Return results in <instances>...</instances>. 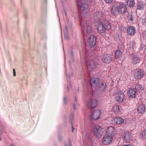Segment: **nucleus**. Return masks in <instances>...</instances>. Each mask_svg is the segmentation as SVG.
<instances>
[{"label": "nucleus", "instance_id": "41", "mask_svg": "<svg viewBox=\"0 0 146 146\" xmlns=\"http://www.w3.org/2000/svg\"><path fill=\"white\" fill-rule=\"evenodd\" d=\"M75 102H76V104H77V100L76 99V97H75Z\"/></svg>", "mask_w": 146, "mask_h": 146}, {"label": "nucleus", "instance_id": "16", "mask_svg": "<svg viewBox=\"0 0 146 146\" xmlns=\"http://www.w3.org/2000/svg\"><path fill=\"white\" fill-rule=\"evenodd\" d=\"M131 136L130 133L128 131H125L123 133V136L125 142L129 143L131 140Z\"/></svg>", "mask_w": 146, "mask_h": 146}, {"label": "nucleus", "instance_id": "34", "mask_svg": "<svg viewBox=\"0 0 146 146\" xmlns=\"http://www.w3.org/2000/svg\"><path fill=\"white\" fill-rule=\"evenodd\" d=\"M66 146H72L71 141L70 140H69L68 142V144H66Z\"/></svg>", "mask_w": 146, "mask_h": 146}, {"label": "nucleus", "instance_id": "33", "mask_svg": "<svg viewBox=\"0 0 146 146\" xmlns=\"http://www.w3.org/2000/svg\"><path fill=\"white\" fill-rule=\"evenodd\" d=\"M67 97L66 96H64L63 98V102L65 104H66L67 103Z\"/></svg>", "mask_w": 146, "mask_h": 146}, {"label": "nucleus", "instance_id": "15", "mask_svg": "<svg viewBox=\"0 0 146 146\" xmlns=\"http://www.w3.org/2000/svg\"><path fill=\"white\" fill-rule=\"evenodd\" d=\"M106 131L107 135L112 136V137L116 133V131L115 128L112 126L108 127Z\"/></svg>", "mask_w": 146, "mask_h": 146}, {"label": "nucleus", "instance_id": "29", "mask_svg": "<svg viewBox=\"0 0 146 146\" xmlns=\"http://www.w3.org/2000/svg\"><path fill=\"white\" fill-rule=\"evenodd\" d=\"M129 47L130 48L134 50L135 48V42L132 41L130 42Z\"/></svg>", "mask_w": 146, "mask_h": 146}, {"label": "nucleus", "instance_id": "30", "mask_svg": "<svg viewBox=\"0 0 146 146\" xmlns=\"http://www.w3.org/2000/svg\"><path fill=\"white\" fill-rule=\"evenodd\" d=\"M69 54L70 56L72 59H73L74 57V54L73 51L71 50L70 52H69Z\"/></svg>", "mask_w": 146, "mask_h": 146}, {"label": "nucleus", "instance_id": "25", "mask_svg": "<svg viewBox=\"0 0 146 146\" xmlns=\"http://www.w3.org/2000/svg\"><path fill=\"white\" fill-rule=\"evenodd\" d=\"M127 5L130 7H133L135 5L134 0H126Z\"/></svg>", "mask_w": 146, "mask_h": 146}, {"label": "nucleus", "instance_id": "4", "mask_svg": "<svg viewBox=\"0 0 146 146\" xmlns=\"http://www.w3.org/2000/svg\"><path fill=\"white\" fill-rule=\"evenodd\" d=\"M93 131L94 135L97 137H102L103 133L102 127L98 125H95L93 127Z\"/></svg>", "mask_w": 146, "mask_h": 146}, {"label": "nucleus", "instance_id": "44", "mask_svg": "<svg viewBox=\"0 0 146 146\" xmlns=\"http://www.w3.org/2000/svg\"><path fill=\"white\" fill-rule=\"evenodd\" d=\"M87 1H90V2H92V1L93 0H87Z\"/></svg>", "mask_w": 146, "mask_h": 146}, {"label": "nucleus", "instance_id": "9", "mask_svg": "<svg viewBox=\"0 0 146 146\" xmlns=\"http://www.w3.org/2000/svg\"><path fill=\"white\" fill-rule=\"evenodd\" d=\"M113 56L110 54H104L102 57V59L103 62L106 63H109L112 61Z\"/></svg>", "mask_w": 146, "mask_h": 146}, {"label": "nucleus", "instance_id": "35", "mask_svg": "<svg viewBox=\"0 0 146 146\" xmlns=\"http://www.w3.org/2000/svg\"><path fill=\"white\" fill-rule=\"evenodd\" d=\"M70 122H71V121H72V122L73 123V121L74 119V115H72L70 117Z\"/></svg>", "mask_w": 146, "mask_h": 146}, {"label": "nucleus", "instance_id": "3", "mask_svg": "<svg viewBox=\"0 0 146 146\" xmlns=\"http://www.w3.org/2000/svg\"><path fill=\"white\" fill-rule=\"evenodd\" d=\"M111 27L110 24L108 21H107L105 23H103L100 21L98 25L97 31L99 33H103L105 32L106 30L110 29Z\"/></svg>", "mask_w": 146, "mask_h": 146}, {"label": "nucleus", "instance_id": "27", "mask_svg": "<svg viewBox=\"0 0 146 146\" xmlns=\"http://www.w3.org/2000/svg\"><path fill=\"white\" fill-rule=\"evenodd\" d=\"M113 109L115 113H118L119 111V107L117 104H115L113 107Z\"/></svg>", "mask_w": 146, "mask_h": 146}, {"label": "nucleus", "instance_id": "14", "mask_svg": "<svg viewBox=\"0 0 146 146\" xmlns=\"http://www.w3.org/2000/svg\"><path fill=\"white\" fill-rule=\"evenodd\" d=\"M143 71L141 69H139L135 71L134 77L135 79H140L143 77Z\"/></svg>", "mask_w": 146, "mask_h": 146}, {"label": "nucleus", "instance_id": "20", "mask_svg": "<svg viewBox=\"0 0 146 146\" xmlns=\"http://www.w3.org/2000/svg\"><path fill=\"white\" fill-rule=\"evenodd\" d=\"M127 32L128 35L133 36L135 34L136 29L133 26H130L127 29Z\"/></svg>", "mask_w": 146, "mask_h": 146}, {"label": "nucleus", "instance_id": "39", "mask_svg": "<svg viewBox=\"0 0 146 146\" xmlns=\"http://www.w3.org/2000/svg\"><path fill=\"white\" fill-rule=\"evenodd\" d=\"M67 27H66V28H65V30H64V32H65V31L66 32H67Z\"/></svg>", "mask_w": 146, "mask_h": 146}, {"label": "nucleus", "instance_id": "17", "mask_svg": "<svg viewBox=\"0 0 146 146\" xmlns=\"http://www.w3.org/2000/svg\"><path fill=\"white\" fill-rule=\"evenodd\" d=\"M130 57L133 64H135L139 62L140 58L136 55L132 54H130Z\"/></svg>", "mask_w": 146, "mask_h": 146}, {"label": "nucleus", "instance_id": "23", "mask_svg": "<svg viewBox=\"0 0 146 146\" xmlns=\"http://www.w3.org/2000/svg\"><path fill=\"white\" fill-rule=\"evenodd\" d=\"M145 4L142 2H139L137 5V9L140 10H143L145 7Z\"/></svg>", "mask_w": 146, "mask_h": 146}, {"label": "nucleus", "instance_id": "42", "mask_svg": "<svg viewBox=\"0 0 146 146\" xmlns=\"http://www.w3.org/2000/svg\"><path fill=\"white\" fill-rule=\"evenodd\" d=\"M13 73L15 72V69L14 68L13 69Z\"/></svg>", "mask_w": 146, "mask_h": 146}, {"label": "nucleus", "instance_id": "8", "mask_svg": "<svg viewBox=\"0 0 146 146\" xmlns=\"http://www.w3.org/2000/svg\"><path fill=\"white\" fill-rule=\"evenodd\" d=\"M105 16V14L101 11H97L94 13L93 18V19L96 21H99Z\"/></svg>", "mask_w": 146, "mask_h": 146}, {"label": "nucleus", "instance_id": "1", "mask_svg": "<svg viewBox=\"0 0 146 146\" xmlns=\"http://www.w3.org/2000/svg\"><path fill=\"white\" fill-rule=\"evenodd\" d=\"M77 5L81 12L79 11V18L80 19L81 31L84 36L85 39L86 36L91 33L92 29L90 25L89 20L86 17L88 9H87L88 5L84 0H77Z\"/></svg>", "mask_w": 146, "mask_h": 146}, {"label": "nucleus", "instance_id": "19", "mask_svg": "<svg viewBox=\"0 0 146 146\" xmlns=\"http://www.w3.org/2000/svg\"><path fill=\"white\" fill-rule=\"evenodd\" d=\"M125 98V95L122 92L119 93L115 96L116 100L119 103H121L123 102Z\"/></svg>", "mask_w": 146, "mask_h": 146}, {"label": "nucleus", "instance_id": "26", "mask_svg": "<svg viewBox=\"0 0 146 146\" xmlns=\"http://www.w3.org/2000/svg\"><path fill=\"white\" fill-rule=\"evenodd\" d=\"M122 52L120 50H117L115 53V58L116 59L119 58L122 55Z\"/></svg>", "mask_w": 146, "mask_h": 146}, {"label": "nucleus", "instance_id": "13", "mask_svg": "<svg viewBox=\"0 0 146 146\" xmlns=\"http://www.w3.org/2000/svg\"><path fill=\"white\" fill-rule=\"evenodd\" d=\"M100 115V110H96L92 113L90 117L91 119L96 120L99 118Z\"/></svg>", "mask_w": 146, "mask_h": 146}, {"label": "nucleus", "instance_id": "31", "mask_svg": "<svg viewBox=\"0 0 146 146\" xmlns=\"http://www.w3.org/2000/svg\"><path fill=\"white\" fill-rule=\"evenodd\" d=\"M128 19L130 21H132L133 20V19L132 18L131 15H129L127 17Z\"/></svg>", "mask_w": 146, "mask_h": 146}, {"label": "nucleus", "instance_id": "21", "mask_svg": "<svg viewBox=\"0 0 146 146\" xmlns=\"http://www.w3.org/2000/svg\"><path fill=\"white\" fill-rule=\"evenodd\" d=\"M128 96L130 98H133L136 97V91L134 89L130 88L128 92Z\"/></svg>", "mask_w": 146, "mask_h": 146}, {"label": "nucleus", "instance_id": "37", "mask_svg": "<svg viewBox=\"0 0 146 146\" xmlns=\"http://www.w3.org/2000/svg\"><path fill=\"white\" fill-rule=\"evenodd\" d=\"M73 109L74 110H76V107H75V104H73Z\"/></svg>", "mask_w": 146, "mask_h": 146}, {"label": "nucleus", "instance_id": "22", "mask_svg": "<svg viewBox=\"0 0 146 146\" xmlns=\"http://www.w3.org/2000/svg\"><path fill=\"white\" fill-rule=\"evenodd\" d=\"M145 108L143 104L139 105L138 107L137 111L139 113L143 114L145 111Z\"/></svg>", "mask_w": 146, "mask_h": 146}, {"label": "nucleus", "instance_id": "10", "mask_svg": "<svg viewBox=\"0 0 146 146\" xmlns=\"http://www.w3.org/2000/svg\"><path fill=\"white\" fill-rule=\"evenodd\" d=\"M106 83L104 81H102L99 83L97 87V88L98 91L103 92L106 90Z\"/></svg>", "mask_w": 146, "mask_h": 146}, {"label": "nucleus", "instance_id": "48", "mask_svg": "<svg viewBox=\"0 0 146 146\" xmlns=\"http://www.w3.org/2000/svg\"><path fill=\"white\" fill-rule=\"evenodd\" d=\"M11 146H13L12 145H11Z\"/></svg>", "mask_w": 146, "mask_h": 146}, {"label": "nucleus", "instance_id": "2", "mask_svg": "<svg viewBox=\"0 0 146 146\" xmlns=\"http://www.w3.org/2000/svg\"><path fill=\"white\" fill-rule=\"evenodd\" d=\"M126 5L124 3L120 2L113 5L111 9V13L114 15H117L118 13L123 15L127 12Z\"/></svg>", "mask_w": 146, "mask_h": 146}, {"label": "nucleus", "instance_id": "7", "mask_svg": "<svg viewBox=\"0 0 146 146\" xmlns=\"http://www.w3.org/2000/svg\"><path fill=\"white\" fill-rule=\"evenodd\" d=\"M98 101L96 99L91 98L86 102L87 106L91 109H94L98 105Z\"/></svg>", "mask_w": 146, "mask_h": 146}, {"label": "nucleus", "instance_id": "45", "mask_svg": "<svg viewBox=\"0 0 146 146\" xmlns=\"http://www.w3.org/2000/svg\"><path fill=\"white\" fill-rule=\"evenodd\" d=\"M145 146H146V141H145Z\"/></svg>", "mask_w": 146, "mask_h": 146}, {"label": "nucleus", "instance_id": "11", "mask_svg": "<svg viewBox=\"0 0 146 146\" xmlns=\"http://www.w3.org/2000/svg\"><path fill=\"white\" fill-rule=\"evenodd\" d=\"M113 138L112 136L106 135L104 136L103 139V143L105 145H108L112 141Z\"/></svg>", "mask_w": 146, "mask_h": 146}, {"label": "nucleus", "instance_id": "6", "mask_svg": "<svg viewBox=\"0 0 146 146\" xmlns=\"http://www.w3.org/2000/svg\"><path fill=\"white\" fill-rule=\"evenodd\" d=\"M86 61L88 69L90 68L92 69L96 68L98 63L94 60L86 58Z\"/></svg>", "mask_w": 146, "mask_h": 146}, {"label": "nucleus", "instance_id": "18", "mask_svg": "<svg viewBox=\"0 0 146 146\" xmlns=\"http://www.w3.org/2000/svg\"><path fill=\"white\" fill-rule=\"evenodd\" d=\"M99 79L98 78H92L90 79V82L92 87H97L99 82Z\"/></svg>", "mask_w": 146, "mask_h": 146}, {"label": "nucleus", "instance_id": "46", "mask_svg": "<svg viewBox=\"0 0 146 146\" xmlns=\"http://www.w3.org/2000/svg\"><path fill=\"white\" fill-rule=\"evenodd\" d=\"M93 92H94L93 91L92 93V94L93 95Z\"/></svg>", "mask_w": 146, "mask_h": 146}, {"label": "nucleus", "instance_id": "36", "mask_svg": "<svg viewBox=\"0 0 146 146\" xmlns=\"http://www.w3.org/2000/svg\"><path fill=\"white\" fill-rule=\"evenodd\" d=\"M71 123L72 125V132H73L74 131V130L75 129V128L73 127V123L72 121H71Z\"/></svg>", "mask_w": 146, "mask_h": 146}, {"label": "nucleus", "instance_id": "32", "mask_svg": "<svg viewBox=\"0 0 146 146\" xmlns=\"http://www.w3.org/2000/svg\"><path fill=\"white\" fill-rule=\"evenodd\" d=\"M107 3L110 4L114 0H104Z\"/></svg>", "mask_w": 146, "mask_h": 146}, {"label": "nucleus", "instance_id": "24", "mask_svg": "<svg viewBox=\"0 0 146 146\" xmlns=\"http://www.w3.org/2000/svg\"><path fill=\"white\" fill-rule=\"evenodd\" d=\"M135 88L137 92H141L143 90V86L142 85L137 84L135 87Z\"/></svg>", "mask_w": 146, "mask_h": 146}, {"label": "nucleus", "instance_id": "12", "mask_svg": "<svg viewBox=\"0 0 146 146\" xmlns=\"http://www.w3.org/2000/svg\"><path fill=\"white\" fill-rule=\"evenodd\" d=\"M124 121V119L120 117L113 118L111 121V124L113 125L120 124Z\"/></svg>", "mask_w": 146, "mask_h": 146}, {"label": "nucleus", "instance_id": "43", "mask_svg": "<svg viewBox=\"0 0 146 146\" xmlns=\"http://www.w3.org/2000/svg\"><path fill=\"white\" fill-rule=\"evenodd\" d=\"M13 76H15L16 75L15 72L13 73Z\"/></svg>", "mask_w": 146, "mask_h": 146}, {"label": "nucleus", "instance_id": "28", "mask_svg": "<svg viewBox=\"0 0 146 146\" xmlns=\"http://www.w3.org/2000/svg\"><path fill=\"white\" fill-rule=\"evenodd\" d=\"M140 137L142 139H146V129H145L141 133Z\"/></svg>", "mask_w": 146, "mask_h": 146}, {"label": "nucleus", "instance_id": "5", "mask_svg": "<svg viewBox=\"0 0 146 146\" xmlns=\"http://www.w3.org/2000/svg\"><path fill=\"white\" fill-rule=\"evenodd\" d=\"M96 38L94 35L90 36L87 40L86 45L91 48L94 47L96 44Z\"/></svg>", "mask_w": 146, "mask_h": 146}, {"label": "nucleus", "instance_id": "47", "mask_svg": "<svg viewBox=\"0 0 146 146\" xmlns=\"http://www.w3.org/2000/svg\"><path fill=\"white\" fill-rule=\"evenodd\" d=\"M1 138L0 137V141H1Z\"/></svg>", "mask_w": 146, "mask_h": 146}, {"label": "nucleus", "instance_id": "38", "mask_svg": "<svg viewBox=\"0 0 146 146\" xmlns=\"http://www.w3.org/2000/svg\"><path fill=\"white\" fill-rule=\"evenodd\" d=\"M123 146H133V145H131V144H130L125 145Z\"/></svg>", "mask_w": 146, "mask_h": 146}, {"label": "nucleus", "instance_id": "40", "mask_svg": "<svg viewBox=\"0 0 146 146\" xmlns=\"http://www.w3.org/2000/svg\"><path fill=\"white\" fill-rule=\"evenodd\" d=\"M65 15L67 16V13H66V11H65Z\"/></svg>", "mask_w": 146, "mask_h": 146}]
</instances>
